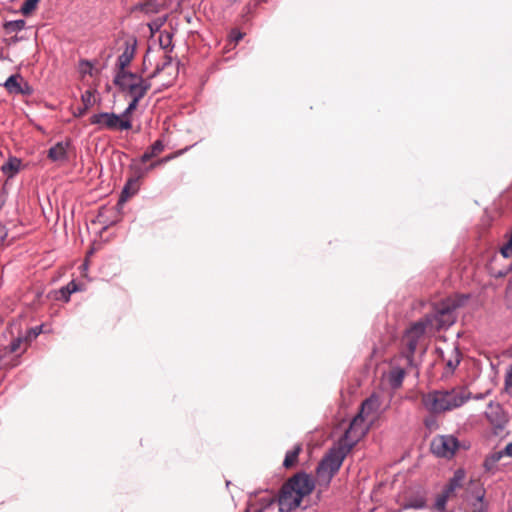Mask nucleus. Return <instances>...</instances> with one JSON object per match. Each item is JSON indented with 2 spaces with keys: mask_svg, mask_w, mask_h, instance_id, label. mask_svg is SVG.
<instances>
[{
  "mask_svg": "<svg viewBox=\"0 0 512 512\" xmlns=\"http://www.w3.org/2000/svg\"><path fill=\"white\" fill-rule=\"evenodd\" d=\"M467 298L456 297L447 298L439 303L434 312L427 315L424 320L414 323L405 332L402 338L401 352L397 356L399 360L405 362L406 365H417L414 354L418 347L419 341L423 338L427 327L440 330L449 327L455 322V310L462 305Z\"/></svg>",
  "mask_w": 512,
  "mask_h": 512,
  "instance_id": "1",
  "label": "nucleus"
},
{
  "mask_svg": "<svg viewBox=\"0 0 512 512\" xmlns=\"http://www.w3.org/2000/svg\"><path fill=\"white\" fill-rule=\"evenodd\" d=\"M314 480L306 473L300 472L288 479L279 494V508L282 512H290L300 506L304 497L314 490Z\"/></svg>",
  "mask_w": 512,
  "mask_h": 512,
  "instance_id": "2",
  "label": "nucleus"
},
{
  "mask_svg": "<svg viewBox=\"0 0 512 512\" xmlns=\"http://www.w3.org/2000/svg\"><path fill=\"white\" fill-rule=\"evenodd\" d=\"M470 397V392L463 387L451 390H435L423 394L421 403L427 411L439 414L462 406Z\"/></svg>",
  "mask_w": 512,
  "mask_h": 512,
  "instance_id": "3",
  "label": "nucleus"
},
{
  "mask_svg": "<svg viewBox=\"0 0 512 512\" xmlns=\"http://www.w3.org/2000/svg\"><path fill=\"white\" fill-rule=\"evenodd\" d=\"M350 451L340 444L330 450V452L322 459L317 468V481L320 485L327 486L333 476L340 469L343 460Z\"/></svg>",
  "mask_w": 512,
  "mask_h": 512,
  "instance_id": "4",
  "label": "nucleus"
},
{
  "mask_svg": "<svg viewBox=\"0 0 512 512\" xmlns=\"http://www.w3.org/2000/svg\"><path fill=\"white\" fill-rule=\"evenodd\" d=\"M370 424L365 418H362V415H356L338 444L350 451L367 433Z\"/></svg>",
  "mask_w": 512,
  "mask_h": 512,
  "instance_id": "5",
  "label": "nucleus"
},
{
  "mask_svg": "<svg viewBox=\"0 0 512 512\" xmlns=\"http://www.w3.org/2000/svg\"><path fill=\"white\" fill-rule=\"evenodd\" d=\"M90 123L98 125L100 129L129 130L132 128L130 119H122L115 113L102 112L90 117Z\"/></svg>",
  "mask_w": 512,
  "mask_h": 512,
  "instance_id": "6",
  "label": "nucleus"
},
{
  "mask_svg": "<svg viewBox=\"0 0 512 512\" xmlns=\"http://www.w3.org/2000/svg\"><path fill=\"white\" fill-rule=\"evenodd\" d=\"M484 415L495 435L500 434L509 422L508 413L498 402L490 401Z\"/></svg>",
  "mask_w": 512,
  "mask_h": 512,
  "instance_id": "7",
  "label": "nucleus"
},
{
  "mask_svg": "<svg viewBox=\"0 0 512 512\" xmlns=\"http://www.w3.org/2000/svg\"><path fill=\"white\" fill-rule=\"evenodd\" d=\"M459 448L458 439L452 435H438L431 442L432 453L446 459H451Z\"/></svg>",
  "mask_w": 512,
  "mask_h": 512,
  "instance_id": "8",
  "label": "nucleus"
},
{
  "mask_svg": "<svg viewBox=\"0 0 512 512\" xmlns=\"http://www.w3.org/2000/svg\"><path fill=\"white\" fill-rule=\"evenodd\" d=\"M417 365H406L405 362L395 357L392 360L390 371L387 374V380L391 388L398 389L401 387L403 379L408 371Z\"/></svg>",
  "mask_w": 512,
  "mask_h": 512,
  "instance_id": "9",
  "label": "nucleus"
},
{
  "mask_svg": "<svg viewBox=\"0 0 512 512\" xmlns=\"http://www.w3.org/2000/svg\"><path fill=\"white\" fill-rule=\"evenodd\" d=\"M167 75L168 77H163L162 79V86L169 87L172 85L174 79L176 78L178 74V68L176 65L173 64L172 58L168 55H166L163 58V61L161 64H158L153 71V73L149 76V79L155 78L157 76H164Z\"/></svg>",
  "mask_w": 512,
  "mask_h": 512,
  "instance_id": "10",
  "label": "nucleus"
},
{
  "mask_svg": "<svg viewBox=\"0 0 512 512\" xmlns=\"http://www.w3.org/2000/svg\"><path fill=\"white\" fill-rule=\"evenodd\" d=\"M381 401L379 396L373 394L367 398L362 404L357 415H362L369 423H372L380 409Z\"/></svg>",
  "mask_w": 512,
  "mask_h": 512,
  "instance_id": "11",
  "label": "nucleus"
},
{
  "mask_svg": "<svg viewBox=\"0 0 512 512\" xmlns=\"http://www.w3.org/2000/svg\"><path fill=\"white\" fill-rule=\"evenodd\" d=\"M143 78L137 74L125 71H118L114 83L122 90L127 91L129 85L139 83Z\"/></svg>",
  "mask_w": 512,
  "mask_h": 512,
  "instance_id": "12",
  "label": "nucleus"
},
{
  "mask_svg": "<svg viewBox=\"0 0 512 512\" xmlns=\"http://www.w3.org/2000/svg\"><path fill=\"white\" fill-rule=\"evenodd\" d=\"M150 88L151 83L149 82V79H143L137 84L129 85V89L126 92L132 99L140 101Z\"/></svg>",
  "mask_w": 512,
  "mask_h": 512,
  "instance_id": "13",
  "label": "nucleus"
},
{
  "mask_svg": "<svg viewBox=\"0 0 512 512\" xmlns=\"http://www.w3.org/2000/svg\"><path fill=\"white\" fill-rule=\"evenodd\" d=\"M67 147L68 144L58 142L48 150V158L53 162H64L67 160Z\"/></svg>",
  "mask_w": 512,
  "mask_h": 512,
  "instance_id": "14",
  "label": "nucleus"
},
{
  "mask_svg": "<svg viewBox=\"0 0 512 512\" xmlns=\"http://www.w3.org/2000/svg\"><path fill=\"white\" fill-rule=\"evenodd\" d=\"M464 481L465 472L462 469H458L455 471L454 476L450 479L449 483L447 484L444 490H446L448 493L454 496L456 490L463 486Z\"/></svg>",
  "mask_w": 512,
  "mask_h": 512,
  "instance_id": "15",
  "label": "nucleus"
},
{
  "mask_svg": "<svg viewBox=\"0 0 512 512\" xmlns=\"http://www.w3.org/2000/svg\"><path fill=\"white\" fill-rule=\"evenodd\" d=\"M165 145L162 140L155 141L141 156L140 161L146 163L152 158L157 157L164 151Z\"/></svg>",
  "mask_w": 512,
  "mask_h": 512,
  "instance_id": "16",
  "label": "nucleus"
},
{
  "mask_svg": "<svg viewBox=\"0 0 512 512\" xmlns=\"http://www.w3.org/2000/svg\"><path fill=\"white\" fill-rule=\"evenodd\" d=\"M301 451H302V445L301 444L295 445L292 450H290L286 453L285 459L283 461V466L286 469L293 468L298 462V457H299V454L301 453Z\"/></svg>",
  "mask_w": 512,
  "mask_h": 512,
  "instance_id": "17",
  "label": "nucleus"
},
{
  "mask_svg": "<svg viewBox=\"0 0 512 512\" xmlns=\"http://www.w3.org/2000/svg\"><path fill=\"white\" fill-rule=\"evenodd\" d=\"M503 457V452L497 451L489 454L483 463V467L486 472L493 473L496 469L497 463Z\"/></svg>",
  "mask_w": 512,
  "mask_h": 512,
  "instance_id": "18",
  "label": "nucleus"
},
{
  "mask_svg": "<svg viewBox=\"0 0 512 512\" xmlns=\"http://www.w3.org/2000/svg\"><path fill=\"white\" fill-rule=\"evenodd\" d=\"M23 78L19 75H11L5 82L4 86L10 94H19Z\"/></svg>",
  "mask_w": 512,
  "mask_h": 512,
  "instance_id": "19",
  "label": "nucleus"
},
{
  "mask_svg": "<svg viewBox=\"0 0 512 512\" xmlns=\"http://www.w3.org/2000/svg\"><path fill=\"white\" fill-rule=\"evenodd\" d=\"M138 188V179L130 178L122 190L120 202H124L127 200V198L134 195L137 192Z\"/></svg>",
  "mask_w": 512,
  "mask_h": 512,
  "instance_id": "20",
  "label": "nucleus"
},
{
  "mask_svg": "<svg viewBox=\"0 0 512 512\" xmlns=\"http://www.w3.org/2000/svg\"><path fill=\"white\" fill-rule=\"evenodd\" d=\"M134 56L133 48L127 47L123 53L118 57L119 71H125V68L130 64Z\"/></svg>",
  "mask_w": 512,
  "mask_h": 512,
  "instance_id": "21",
  "label": "nucleus"
},
{
  "mask_svg": "<svg viewBox=\"0 0 512 512\" xmlns=\"http://www.w3.org/2000/svg\"><path fill=\"white\" fill-rule=\"evenodd\" d=\"M94 92L92 90H86L81 96V102L84 111H88L95 104Z\"/></svg>",
  "mask_w": 512,
  "mask_h": 512,
  "instance_id": "22",
  "label": "nucleus"
},
{
  "mask_svg": "<svg viewBox=\"0 0 512 512\" xmlns=\"http://www.w3.org/2000/svg\"><path fill=\"white\" fill-rule=\"evenodd\" d=\"M20 167V161L16 158L10 159L7 163L3 164L2 171L9 177L13 176L18 172Z\"/></svg>",
  "mask_w": 512,
  "mask_h": 512,
  "instance_id": "23",
  "label": "nucleus"
},
{
  "mask_svg": "<svg viewBox=\"0 0 512 512\" xmlns=\"http://www.w3.org/2000/svg\"><path fill=\"white\" fill-rule=\"evenodd\" d=\"M485 497V491L479 486V490L476 494L477 503L473 505L472 512H488L487 506L484 504L483 500Z\"/></svg>",
  "mask_w": 512,
  "mask_h": 512,
  "instance_id": "24",
  "label": "nucleus"
},
{
  "mask_svg": "<svg viewBox=\"0 0 512 512\" xmlns=\"http://www.w3.org/2000/svg\"><path fill=\"white\" fill-rule=\"evenodd\" d=\"M40 0H25L20 9L24 16L31 15L37 8Z\"/></svg>",
  "mask_w": 512,
  "mask_h": 512,
  "instance_id": "25",
  "label": "nucleus"
},
{
  "mask_svg": "<svg viewBox=\"0 0 512 512\" xmlns=\"http://www.w3.org/2000/svg\"><path fill=\"white\" fill-rule=\"evenodd\" d=\"M25 27L24 20L9 21L4 24L7 33H14L21 31Z\"/></svg>",
  "mask_w": 512,
  "mask_h": 512,
  "instance_id": "26",
  "label": "nucleus"
},
{
  "mask_svg": "<svg viewBox=\"0 0 512 512\" xmlns=\"http://www.w3.org/2000/svg\"><path fill=\"white\" fill-rule=\"evenodd\" d=\"M451 497L452 495L450 493H448L446 490H443V492L439 494L436 498L435 508L438 511H444L446 503Z\"/></svg>",
  "mask_w": 512,
  "mask_h": 512,
  "instance_id": "27",
  "label": "nucleus"
},
{
  "mask_svg": "<svg viewBox=\"0 0 512 512\" xmlns=\"http://www.w3.org/2000/svg\"><path fill=\"white\" fill-rule=\"evenodd\" d=\"M27 347H25V340L23 337H18L14 339L8 346V350L10 353H17L18 351H25Z\"/></svg>",
  "mask_w": 512,
  "mask_h": 512,
  "instance_id": "28",
  "label": "nucleus"
},
{
  "mask_svg": "<svg viewBox=\"0 0 512 512\" xmlns=\"http://www.w3.org/2000/svg\"><path fill=\"white\" fill-rule=\"evenodd\" d=\"M75 291H77V284L74 281H71L67 286L61 288L60 293L62 294V297L65 299V301H68L70 295Z\"/></svg>",
  "mask_w": 512,
  "mask_h": 512,
  "instance_id": "29",
  "label": "nucleus"
},
{
  "mask_svg": "<svg viewBox=\"0 0 512 512\" xmlns=\"http://www.w3.org/2000/svg\"><path fill=\"white\" fill-rule=\"evenodd\" d=\"M40 327L31 328L26 332L25 337L23 338L25 340V347H28V345L37 338V336L40 334Z\"/></svg>",
  "mask_w": 512,
  "mask_h": 512,
  "instance_id": "30",
  "label": "nucleus"
},
{
  "mask_svg": "<svg viewBox=\"0 0 512 512\" xmlns=\"http://www.w3.org/2000/svg\"><path fill=\"white\" fill-rule=\"evenodd\" d=\"M79 71L81 74L93 75V65L88 60H81L79 63Z\"/></svg>",
  "mask_w": 512,
  "mask_h": 512,
  "instance_id": "31",
  "label": "nucleus"
},
{
  "mask_svg": "<svg viewBox=\"0 0 512 512\" xmlns=\"http://www.w3.org/2000/svg\"><path fill=\"white\" fill-rule=\"evenodd\" d=\"M138 103L139 101L132 99L128 107L125 109V111L120 115V118L130 119V116L133 113V111L136 110Z\"/></svg>",
  "mask_w": 512,
  "mask_h": 512,
  "instance_id": "32",
  "label": "nucleus"
},
{
  "mask_svg": "<svg viewBox=\"0 0 512 512\" xmlns=\"http://www.w3.org/2000/svg\"><path fill=\"white\" fill-rule=\"evenodd\" d=\"M505 390L508 394L512 395V365L506 372L505 376Z\"/></svg>",
  "mask_w": 512,
  "mask_h": 512,
  "instance_id": "33",
  "label": "nucleus"
},
{
  "mask_svg": "<svg viewBox=\"0 0 512 512\" xmlns=\"http://www.w3.org/2000/svg\"><path fill=\"white\" fill-rule=\"evenodd\" d=\"M505 303L508 308L512 309V278L510 279L506 288Z\"/></svg>",
  "mask_w": 512,
  "mask_h": 512,
  "instance_id": "34",
  "label": "nucleus"
},
{
  "mask_svg": "<svg viewBox=\"0 0 512 512\" xmlns=\"http://www.w3.org/2000/svg\"><path fill=\"white\" fill-rule=\"evenodd\" d=\"M160 45L167 49L171 45V35L169 33H166L165 35H160Z\"/></svg>",
  "mask_w": 512,
  "mask_h": 512,
  "instance_id": "35",
  "label": "nucleus"
},
{
  "mask_svg": "<svg viewBox=\"0 0 512 512\" xmlns=\"http://www.w3.org/2000/svg\"><path fill=\"white\" fill-rule=\"evenodd\" d=\"M244 37V34L241 33L238 30H232L230 34V41L234 42V45H236L240 40H242Z\"/></svg>",
  "mask_w": 512,
  "mask_h": 512,
  "instance_id": "36",
  "label": "nucleus"
},
{
  "mask_svg": "<svg viewBox=\"0 0 512 512\" xmlns=\"http://www.w3.org/2000/svg\"><path fill=\"white\" fill-rule=\"evenodd\" d=\"M21 83L22 84H21V88H20V93L19 94H21V95H30L32 93V91H33L31 86L27 82H25L24 80Z\"/></svg>",
  "mask_w": 512,
  "mask_h": 512,
  "instance_id": "37",
  "label": "nucleus"
},
{
  "mask_svg": "<svg viewBox=\"0 0 512 512\" xmlns=\"http://www.w3.org/2000/svg\"><path fill=\"white\" fill-rule=\"evenodd\" d=\"M479 486H480L482 489H484V488L482 487V484H481L479 481H471V482H470V490H471L472 495H473L475 498H476V494H477V492H478V490H479Z\"/></svg>",
  "mask_w": 512,
  "mask_h": 512,
  "instance_id": "38",
  "label": "nucleus"
},
{
  "mask_svg": "<svg viewBox=\"0 0 512 512\" xmlns=\"http://www.w3.org/2000/svg\"><path fill=\"white\" fill-rule=\"evenodd\" d=\"M424 423L425 426L430 430L435 429L437 427L436 420L434 419L433 416L426 418Z\"/></svg>",
  "mask_w": 512,
  "mask_h": 512,
  "instance_id": "39",
  "label": "nucleus"
},
{
  "mask_svg": "<svg viewBox=\"0 0 512 512\" xmlns=\"http://www.w3.org/2000/svg\"><path fill=\"white\" fill-rule=\"evenodd\" d=\"M409 506L416 509L423 508L425 506V501L422 498L416 499L411 501Z\"/></svg>",
  "mask_w": 512,
  "mask_h": 512,
  "instance_id": "40",
  "label": "nucleus"
},
{
  "mask_svg": "<svg viewBox=\"0 0 512 512\" xmlns=\"http://www.w3.org/2000/svg\"><path fill=\"white\" fill-rule=\"evenodd\" d=\"M501 254L503 257L507 258L512 254V245L507 243L505 246L501 248Z\"/></svg>",
  "mask_w": 512,
  "mask_h": 512,
  "instance_id": "41",
  "label": "nucleus"
},
{
  "mask_svg": "<svg viewBox=\"0 0 512 512\" xmlns=\"http://www.w3.org/2000/svg\"><path fill=\"white\" fill-rule=\"evenodd\" d=\"M181 153H182V151H178L173 154L167 155V156L161 158L160 162H162V164H165V163L169 162L170 160L174 159L175 157H177L178 155H180Z\"/></svg>",
  "mask_w": 512,
  "mask_h": 512,
  "instance_id": "42",
  "label": "nucleus"
},
{
  "mask_svg": "<svg viewBox=\"0 0 512 512\" xmlns=\"http://www.w3.org/2000/svg\"><path fill=\"white\" fill-rule=\"evenodd\" d=\"M181 153H182V151H178L173 154L167 155V156L161 158L160 162H162V164H165V163L169 162L170 160L174 159L175 157H177L178 155H180Z\"/></svg>",
  "mask_w": 512,
  "mask_h": 512,
  "instance_id": "43",
  "label": "nucleus"
},
{
  "mask_svg": "<svg viewBox=\"0 0 512 512\" xmlns=\"http://www.w3.org/2000/svg\"><path fill=\"white\" fill-rule=\"evenodd\" d=\"M459 362H460V360H459L458 356L456 355L455 360H448V361H447V366H448L451 370H453V369H455V368L457 367V365L459 364Z\"/></svg>",
  "mask_w": 512,
  "mask_h": 512,
  "instance_id": "44",
  "label": "nucleus"
},
{
  "mask_svg": "<svg viewBox=\"0 0 512 512\" xmlns=\"http://www.w3.org/2000/svg\"><path fill=\"white\" fill-rule=\"evenodd\" d=\"M160 165H163L162 162H160V159L152 162L147 168H146V172H149V171H152L154 170L155 168H157L158 166Z\"/></svg>",
  "mask_w": 512,
  "mask_h": 512,
  "instance_id": "45",
  "label": "nucleus"
},
{
  "mask_svg": "<svg viewBox=\"0 0 512 512\" xmlns=\"http://www.w3.org/2000/svg\"><path fill=\"white\" fill-rule=\"evenodd\" d=\"M500 452H503V456H510L512 457V442L507 444L504 450H501Z\"/></svg>",
  "mask_w": 512,
  "mask_h": 512,
  "instance_id": "46",
  "label": "nucleus"
},
{
  "mask_svg": "<svg viewBox=\"0 0 512 512\" xmlns=\"http://www.w3.org/2000/svg\"><path fill=\"white\" fill-rule=\"evenodd\" d=\"M6 236H7L6 229L3 225L0 224V245L3 243Z\"/></svg>",
  "mask_w": 512,
  "mask_h": 512,
  "instance_id": "47",
  "label": "nucleus"
},
{
  "mask_svg": "<svg viewBox=\"0 0 512 512\" xmlns=\"http://www.w3.org/2000/svg\"><path fill=\"white\" fill-rule=\"evenodd\" d=\"M86 113H87V111H84V110H83V106H81V107H79V108L77 109V112H75V113H74V115H75L76 117H82V116H84Z\"/></svg>",
  "mask_w": 512,
  "mask_h": 512,
  "instance_id": "48",
  "label": "nucleus"
},
{
  "mask_svg": "<svg viewBox=\"0 0 512 512\" xmlns=\"http://www.w3.org/2000/svg\"><path fill=\"white\" fill-rule=\"evenodd\" d=\"M507 272H498L497 274H495V276L497 277H503L506 275Z\"/></svg>",
  "mask_w": 512,
  "mask_h": 512,
  "instance_id": "49",
  "label": "nucleus"
},
{
  "mask_svg": "<svg viewBox=\"0 0 512 512\" xmlns=\"http://www.w3.org/2000/svg\"><path fill=\"white\" fill-rule=\"evenodd\" d=\"M508 243H509L510 245H512V232H511V236H510V239H509Z\"/></svg>",
  "mask_w": 512,
  "mask_h": 512,
  "instance_id": "50",
  "label": "nucleus"
},
{
  "mask_svg": "<svg viewBox=\"0 0 512 512\" xmlns=\"http://www.w3.org/2000/svg\"><path fill=\"white\" fill-rule=\"evenodd\" d=\"M507 512H512V506L509 507Z\"/></svg>",
  "mask_w": 512,
  "mask_h": 512,
  "instance_id": "51",
  "label": "nucleus"
}]
</instances>
